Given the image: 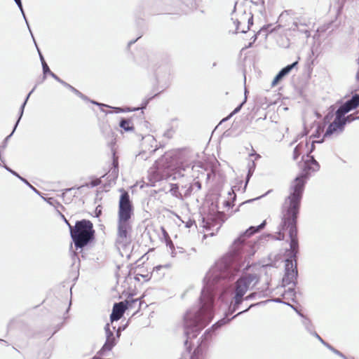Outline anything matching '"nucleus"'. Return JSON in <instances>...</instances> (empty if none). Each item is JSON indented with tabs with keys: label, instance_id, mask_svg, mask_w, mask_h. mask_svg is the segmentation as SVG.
Here are the masks:
<instances>
[{
	"label": "nucleus",
	"instance_id": "nucleus-1",
	"mask_svg": "<svg viewBox=\"0 0 359 359\" xmlns=\"http://www.w3.org/2000/svg\"><path fill=\"white\" fill-rule=\"evenodd\" d=\"M204 278H205V276ZM229 283V282L223 287H219L218 284L212 285L209 290L208 289L206 290L207 294L203 299L201 298L203 290H201L198 306L189 309L184 314L183 320L186 339L184 344L186 348V352L183 353L181 359H204L212 337L216 331L237 316L248 312L251 308L255 306V304H250L246 309L238 312L237 314L230 318V316L239 309L241 304L244 301V297H238L237 295L233 294L228 309L224 313V317L217 321L211 327L205 330L198 340L196 348L191 354L192 345L189 344V340L196 338L200 332L211 322L214 316V304L215 299L217 297H222L223 292L226 291L227 288ZM204 287L205 278H203V287L202 290H203Z\"/></svg>",
	"mask_w": 359,
	"mask_h": 359
},
{
	"label": "nucleus",
	"instance_id": "nucleus-2",
	"mask_svg": "<svg viewBox=\"0 0 359 359\" xmlns=\"http://www.w3.org/2000/svg\"><path fill=\"white\" fill-rule=\"evenodd\" d=\"M266 225V221L264 220L257 226H250L234 241L230 251L215 262L205 275L202 299L207 294L206 290L212 285L218 284L223 287L228 282L232 281L241 270H248L250 266L248 259L256 252L257 244L255 241L247 240L262 230Z\"/></svg>",
	"mask_w": 359,
	"mask_h": 359
},
{
	"label": "nucleus",
	"instance_id": "nucleus-3",
	"mask_svg": "<svg viewBox=\"0 0 359 359\" xmlns=\"http://www.w3.org/2000/svg\"><path fill=\"white\" fill-rule=\"evenodd\" d=\"M302 161L304 162L302 171L291 182L289 195L285 198L282 205L281 217L283 218L297 220L306 184L311 172L318 171L320 167L314 156L309 154H306V158L303 156L299 164Z\"/></svg>",
	"mask_w": 359,
	"mask_h": 359
},
{
	"label": "nucleus",
	"instance_id": "nucleus-4",
	"mask_svg": "<svg viewBox=\"0 0 359 359\" xmlns=\"http://www.w3.org/2000/svg\"><path fill=\"white\" fill-rule=\"evenodd\" d=\"M288 230L290 250L287 251L288 257L285 259V274L283 277V285L285 287L292 284L294 287L297 285V258L299 254V240L297 237V220H291L281 217V222L278 226L277 236L268 234V237H271L274 240L283 241L285 239V233Z\"/></svg>",
	"mask_w": 359,
	"mask_h": 359
},
{
	"label": "nucleus",
	"instance_id": "nucleus-5",
	"mask_svg": "<svg viewBox=\"0 0 359 359\" xmlns=\"http://www.w3.org/2000/svg\"><path fill=\"white\" fill-rule=\"evenodd\" d=\"M119 191L121 195L118 201L116 244L126 248L132 242L131 219L134 215V206L128 191L123 188Z\"/></svg>",
	"mask_w": 359,
	"mask_h": 359
},
{
	"label": "nucleus",
	"instance_id": "nucleus-6",
	"mask_svg": "<svg viewBox=\"0 0 359 359\" xmlns=\"http://www.w3.org/2000/svg\"><path fill=\"white\" fill-rule=\"evenodd\" d=\"M70 236L76 250H81L95 240V231L91 221L83 219L77 220L74 226H70Z\"/></svg>",
	"mask_w": 359,
	"mask_h": 359
},
{
	"label": "nucleus",
	"instance_id": "nucleus-7",
	"mask_svg": "<svg viewBox=\"0 0 359 359\" xmlns=\"http://www.w3.org/2000/svg\"><path fill=\"white\" fill-rule=\"evenodd\" d=\"M116 327H113L112 330L110 329L109 323H107L104 326V331L106 335V341L100 350L97 353V355H103L105 352L110 351L116 345L117 340L114 335Z\"/></svg>",
	"mask_w": 359,
	"mask_h": 359
},
{
	"label": "nucleus",
	"instance_id": "nucleus-8",
	"mask_svg": "<svg viewBox=\"0 0 359 359\" xmlns=\"http://www.w3.org/2000/svg\"><path fill=\"white\" fill-rule=\"evenodd\" d=\"M159 93H156L153 96H151L147 99H145L142 104H141V107H137V108H133V109H128V110H123L122 108L121 107H112V109L115 111L116 113H121V112H125V111H137L139 109H142V110H144L147 108L148 104L149 103V102L155 97H156ZM90 102L93 104H95V105H97L100 107V110L102 111H104L103 108L104 107H109V108H111V107L106 104H102V103H100L97 101H95V100H90Z\"/></svg>",
	"mask_w": 359,
	"mask_h": 359
},
{
	"label": "nucleus",
	"instance_id": "nucleus-9",
	"mask_svg": "<svg viewBox=\"0 0 359 359\" xmlns=\"http://www.w3.org/2000/svg\"><path fill=\"white\" fill-rule=\"evenodd\" d=\"M346 123L342 118L335 117L334 121L329 124L324 134V137L330 136L336 132L344 131Z\"/></svg>",
	"mask_w": 359,
	"mask_h": 359
},
{
	"label": "nucleus",
	"instance_id": "nucleus-10",
	"mask_svg": "<svg viewBox=\"0 0 359 359\" xmlns=\"http://www.w3.org/2000/svg\"><path fill=\"white\" fill-rule=\"evenodd\" d=\"M297 65L298 61H294L282 68L273 78L271 82V87L277 86L294 67L297 66Z\"/></svg>",
	"mask_w": 359,
	"mask_h": 359
},
{
	"label": "nucleus",
	"instance_id": "nucleus-11",
	"mask_svg": "<svg viewBox=\"0 0 359 359\" xmlns=\"http://www.w3.org/2000/svg\"><path fill=\"white\" fill-rule=\"evenodd\" d=\"M235 290L233 292V294L237 295V297H244L245 293L250 289V285L248 282L245 280V278H243V276H241L234 283Z\"/></svg>",
	"mask_w": 359,
	"mask_h": 359
},
{
	"label": "nucleus",
	"instance_id": "nucleus-12",
	"mask_svg": "<svg viewBox=\"0 0 359 359\" xmlns=\"http://www.w3.org/2000/svg\"><path fill=\"white\" fill-rule=\"evenodd\" d=\"M126 310L127 307L123 304V302L114 303L111 313L110 314L111 322L120 320Z\"/></svg>",
	"mask_w": 359,
	"mask_h": 359
},
{
	"label": "nucleus",
	"instance_id": "nucleus-13",
	"mask_svg": "<svg viewBox=\"0 0 359 359\" xmlns=\"http://www.w3.org/2000/svg\"><path fill=\"white\" fill-rule=\"evenodd\" d=\"M300 25L302 27H310L311 25V20L306 15H300L299 17H295L293 19L292 23L291 25Z\"/></svg>",
	"mask_w": 359,
	"mask_h": 359
},
{
	"label": "nucleus",
	"instance_id": "nucleus-14",
	"mask_svg": "<svg viewBox=\"0 0 359 359\" xmlns=\"http://www.w3.org/2000/svg\"><path fill=\"white\" fill-rule=\"evenodd\" d=\"M349 111L359 107V94L353 95L350 99L343 102Z\"/></svg>",
	"mask_w": 359,
	"mask_h": 359
},
{
	"label": "nucleus",
	"instance_id": "nucleus-15",
	"mask_svg": "<svg viewBox=\"0 0 359 359\" xmlns=\"http://www.w3.org/2000/svg\"><path fill=\"white\" fill-rule=\"evenodd\" d=\"M148 182H144L147 187H155V183L163 179V177L154 171H152L148 175Z\"/></svg>",
	"mask_w": 359,
	"mask_h": 359
},
{
	"label": "nucleus",
	"instance_id": "nucleus-16",
	"mask_svg": "<svg viewBox=\"0 0 359 359\" xmlns=\"http://www.w3.org/2000/svg\"><path fill=\"white\" fill-rule=\"evenodd\" d=\"M119 127L126 132L133 131L134 126L130 118H121L119 121Z\"/></svg>",
	"mask_w": 359,
	"mask_h": 359
},
{
	"label": "nucleus",
	"instance_id": "nucleus-17",
	"mask_svg": "<svg viewBox=\"0 0 359 359\" xmlns=\"http://www.w3.org/2000/svg\"><path fill=\"white\" fill-rule=\"evenodd\" d=\"M231 188V191L228 192V195L229 196L228 200L224 201V205L227 208H232L234 205V201L236 200V195L234 192V189Z\"/></svg>",
	"mask_w": 359,
	"mask_h": 359
},
{
	"label": "nucleus",
	"instance_id": "nucleus-18",
	"mask_svg": "<svg viewBox=\"0 0 359 359\" xmlns=\"http://www.w3.org/2000/svg\"><path fill=\"white\" fill-rule=\"evenodd\" d=\"M255 168H256V164H255V161H251L248 163V174L245 177V186H244V189H243L244 191L246 189L247 184H248V182L250 181V177L252 176V175L255 172Z\"/></svg>",
	"mask_w": 359,
	"mask_h": 359
},
{
	"label": "nucleus",
	"instance_id": "nucleus-19",
	"mask_svg": "<svg viewBox=\"0 0 359 359\" xmlns=\"http://www.w3.org/2000/svg\"><path fill=\"white\" fill-rule=\"evenodd\" d=\"M170 189L169 192L172 194V196L176 197L177 198L183 201L184 196L182 194L180 191L178 184H170Z\"/></svg>",
	"mask_w": 359,
	"mask_h": 359
},
{
	"label": "nucleus",
	"instance_id": "nucleus-20",
	"mask_svg": "<svg viewBox=\"0 0 359 359\" xmlns=\"http://www.w3.org/2000/svg\"><path fill=\"white\" fill-rule=\"evenodd\" d=\"M286 29H288L292 31H298L302 34H304L306 36V38H309L310 36V32H309V27H302L297 25L288 26Z\"/></svg>",
	"mask_w": 359,
	"mask_h": 359
},
{
	"label": "nucleus",
	"instance_id": "nucleus-21",
	"mask_svg": "<svg viewBox=\"0 0 359 359\" xmlns=\"http://www.w3.org/2000/svg\"><path fill=\"white\" fill-rule=\"evenodd\" d=\"M245 280L248 282L249 285L252 282H255V285H257L259 281V276L257 273H246L242 275Z\"/></svg>",
	"mask_w": 359,
	"mask_h": 359
},
{
	"label": "nucleus",
	"instance_id": "nucleus-22",
	"mask_svg": "<svg viewBox=\"0 0 359 359\" xmlns=\"http://www.w3.org/2000/svg\"><path fill=\"white\" fill-rule=\"evenodd\" d=\"M63 86L69 89L72 93H74L75 95H76L78 97H79L82 100L89 101V98L86 95L83 94L81 92H80L79 90H77L74 86L69 84L68 83L65 82L64 83Z\"/></svg>",
	"mask_w": 359,
	"mask_h": 359
},
{
	"label": "nucleus",
	"instance_id": "nucleus-23",
	"mask_svg": "<svg viewBox=\"0 0 359 359\" xmlns=\"http://www.w3.org/2000/svg\"><path fill=\"white\" fill-rule=\"evenodd\" d=\"M271 25H266L263 26L256 34H255L252 38L251 40L252 43H255L256 40L257 39L258 35L261 34L262 32H264L265 37L267 36L269 32H272V30L269 31V29L271 27Z\"/></svg>",
	"mask_w": 359,
	"mask_h": 359
},
{
	"label": "nucleus",
	"instance_id": "nucleus-24",
	"mask_svg": "<svg viewBox=\"0 0 359 359\" xmlns=\"http://www.w3.org/2000/svg\"><path fill=\"white\" fill-rule=\"evenodd\" d=\"M247 102V97L245 96V97H244L243 100L242 102H241L229 114V116H227L226 118H223L222 119V122L224 121H227L228 119H229L231 117H232L233 115L236 114L237 113H238L242 107H243V105L246 103Z\"/></svg>",
	"mask_w": 359,
	"mask_h": 359
},
{
	"label": "nucleus",
	"instance_id": "nucleus-25",
	"mask_svg": "<svg viewBox=\"0 0 359 359\" xmlns=\"http://www.w3.org/2000/svg\"><path fill=\"white\" fill-rule=\"evenodd\" d=\"M349 112L348 109L346 107V106L342 103L339 106L337 111H335V117L338 118H344L346 114Z\"/></svg>",
	"mask_w": 359,
	"mask_h": 359
},
{
	"label": "nucleus",
	"instance_id": "nucleus-26",
	"mask_svg": "<svg viewBox=\"0 0 359 359\" xmlns=\"http://www.w3.org/2000/svg\"><path fill=\"white\" fill-rule=\"evenodd\" d=\"M295 287H289L287 290L285 291V292L283 294V297L284 298L289 299L290 298L293 302H296L295 297H296V292L294 290Z\"/></svg>",
	"mask_w": 359,
	"mask_h": 359
},
{
	"label": "nucleus",
	"instance_id": "nucleus-27",
	"mask_svg": "<svg viewBox=\"0 0 359 359\" xmlns=\"http://www.w3.org/2000/svg\"><path fill=\"white\" fill-rule=\"evenodd\" d=\"M293 14V11L292 10H285L281 13V14L279 15L278 22L280 23L279 26H281L283 27H286V25H283V22L284 20H286L287 17H288L290 15Z\"/></svg>",
	"mask_w": 359,
	"mask_h": 359
},
{
	"label": "nucleus",
	"instance_id": "nucleus-28",
	"mask_svg": "<svg viewBox=\"0 0 359 359\" xmlns=\"http://www.w3.org/2000/svg\"><path fill=\"white\" fill-rule=\"evenodd\" d=\"M304 145L302 143L298 144L294 149L292 158L297 161L299 156L302 154Z\"/></svg>",
	"mask_w": 359,
	"mask_h": 359
},
{
	"label": "nucleus",
	"instance_id": "nucleus-29",
	"mask_svg": "<svg viewBox=\"0 0 359 359\" xmlns=\"http://www.w3.org/2000/svg\"><path fill=\"white\" fill-rule=\"evenodd\" d=\"M302 324L304 325L305 329L309 332L311 334V332H313V326L312 325V323L309 318H308L306 316L304 318H302Z\"/></svg>",
	"mask_w": 359,
	"mask_h": 359
},
{
	"label": "nucleus",
	"instance_id": "nucleus-30",
	"mask_svg": "<svg viewBox=\"0 0 359 359\" xmlns=\"http://www.w3.org/2000/svg\"><path fill=\"white\" fill-rule=\"evenodd\" d=\"M101 183V180L99 178H93L89 183H86L84 185L77 187V189H80L83 187H91L93 188L95 187L98 186Z\"/></svg>",
	"mask_w": 359,
	"mask_h": 359
},
{
	"label": "nucleus",
	"instance_id": "nucleus-31",
	"mask_svg": "<svg viewBox=\"0 0 359 359\" xmlns=\"http://www.w3.org/2000/svg\"><path fill=\"white\" fill-rule=\"evenodd\" d=\"M325 347H327L330 351L333 352L334 354L339 355V357L342 358L343 359H348V358L341 351L336 349L334 347H333L331 344L327 343L325 344Z\"/></svg>",
	"mask_w": 359,
	"mask_h": 359
},
{
	"label": "nucleus",
	"instance_id": "nucleus-32",
	"mask_svg": "<svg viewBox=\"0 0 359 359\" xmlns=\"http://www.w3.org/2000/svg\"><path fill=\"white\" fill-rule=\"evenodd\" d=\"M138 301V299L130 298L123 301L122 302H123V304L127 307V310H128L133 309L134 307V304H137Z\"/></svg>",
	"mask_w": 359,
	"mask_h": 359
},
{
	"label": "nucleus",
	"instance_id": "nucleus-33",
	"mask_svg": "<svg viewBox=\"0 0 359 359\" xmlns=\"http://www.w3.org/2000/svg\"><path fill=\"white\" fill-rule=\"evenodd\" d=\"M26 103H24L22 102V104H21L20 107V110H19V114H18V118L14 125V130H16L22 116H23V113H24V110H25V107L26 106Z\"/></svg>",
	"mask_w": 359,
	"mask_h": 359
},
{
	"label": "nucleus",
	"instance_id": "nucleus-34",
	"mask_svg": "<svg viewBox=\"0 0 359 359\" xmlns=\"http://www.w3.org/2000/svg\"><path fill=\"white\" fill-rule=\"evenodd\" d=\"M26 103H24L22 102V104H21L20 107V110H19V114H18V118L14 125V130H16L22 116H23V113H24V110H25V107L26 106Z\"/></svg>",
	"mask_w": 359,
	"mask_h": 359
},
{
	"label": "nucleus",
	"instance_id": "nucleus-35",
	"mask_svg": "<svg viewBox=\"0 0 359 359\" xmlns=\"http://www.w3.org/2000/svg\"><path fill=\"white\" fill-rule=\"evenodd\" d=\"M202 223H203V226L204 228L205 229H210L212 226L213 225V218L212 217H203L202 218Z\"/></svg>",
	"mask_w": 359,
	"mask_h": 359
},
{
	"label": "nucleus",
	"instance_id": "nucleus-36",
	"mask_svg": "<svg viewBox=\"0 0 359 359\" xmlns=\"http://www.w3.org/2000/svg\"><path fill=\"white\" fill-rule=\"evenodd\" d=\"M182 189H185V191L182 195L184 198H187L191 195L194 191V185L190 184L188 187H187V185L182 186Z\"/></svg>",
	"mask_w": 359,
	"mask_h": 359
},
{
	"label": "nucleus",
	"instance_id": "nucleus-37",
	"mask_svg": "<svg viewBox=\"0 0 359 359\" xmlns=\"http://www.w3.org/2000/svg\"><path fill=\"white\" fill-rule=\"evenodd\" d=\"M186 168L184 165H181L177 167V170L174 173L173 180H176L177 177L184 176L183 172L185 171Z\"/></svg>",
	"mask_w": 359,
	"mask_h": 359
},
{
	"label": "nucleus",
	"instance_id": "nucleus-38",
	"mask_svg": "<svg viewBox=\"0 0 359 359\" xmlns=\"http://www.w3.org/2000/svg\"><path fill=\"white\" fill-rule=\"evenodd\" d=\"M113 165L111 170V175H113L114 178H117L118 175V162L114 158L113 160Z\"/></svg>",
	"mask_w": 359,
	"mask_h": 359
},
{
	"label": "nucleus",
	"instance_id": "nucleus-39",
	"mask_svg": "<svg viewBox=\"0 0 359 359\" xmlns=\"http://www.w3.org/2000/svg\"><path fill=\"white\" fill-rule=\"evenodd\" d=\"M20 180L25 183L28 187H29L34 193L38 195H41V192L33 187L25 177H20Z\"/></svg>",
	"mask_w": 359,
	"mask_h": 359
},
{
	"label": "nucleus",
	"instance_id": "nucleus-40",
	"mask_svg": "<svg viewBox=\"0 0 359 359\" xmlns=\"http://www.w3.org/2000/svg\"><path fill=\"white\" fill-rule=\"evenodd\" d=\"M343 119L346 124V123H351L352 121H353L355 120H359V116H355L354 114H351L347 115L346 116H344L343 118Z\"/></svg>",
	"mask_w": 359,
	"mask_h": 359
},
{
	"label": "nucleus",
	"instance_id": "nucleus-41",
	"mask_svg": "<svg viewBox=\"0 0 359 359\" xmlns=\"http://www.w3.org/2000/svg\"><path fill=\"white\" fill-rule=\"evenodd\" d=\"M270 191H269L267 193H266L265 194H264V195H262V196H260L256 197V198H255L249 199V200H247V201H244V202L241 203L239 205L238 208L235 210V212H238V211H239V208H240V207H241V206H243V205L247 204V203H252V202H253V201H256V200H258V199H259V198H262L263 196H264L265 195H266V194H267L268 193H269Z\"/></svg>",
	"mask_w": 359,
	"mask_h": 359
},
{
	"label": "nucleus",
	"instance_id": "nucleus-42",
	"mask_svg": "<svg viewBox=\"0 0 359 359\" xmlns=\"http://www.w3.org/2000/svg\"><path fill=\"white\" fill-rule=\"evenodd\" d=\"M15 131V130H14V128H13L11 133L6 137V138L4 140L1 145H0V150H3L7 147L8 142L9 139L12 137V135H13Z\"/></svg>",
	"mask_w": 359,
	"mask_h": 359
},
{
	"label": "nucleus",
	"instance_id": "nucleus-43",
	"mask_svg": "<svg viewBox=\"0 0 359 359\" xmlns=\"http://www.w3.org/2000/svg\"><path fill=\"white\" fill-rule=\"evenodd\" d=\"M250 17L248 19V27L247 29H243L241 31V33H246L250 28V27L253 25V15L250 13Z\"/></svg>",
	"mask_w": 359,
	"mask_h": 359
},
{
	"label": "nucleus",
	"instance_id": "nucleus-44",
	"mask_svg": "<svg viewBox=\"0 0 359 359\" xmlns=\"http://www.w3.org/2000/svg\"><path fill=\"white\" fill-rule=\"evenodd\" d=\"M324 138L325 137H323V138H322L320 140H313L311 142V148L308 151L307 154H309L310 155H311V153L315 150V144L316 143H318V144L322 143L323 142Z\"/></svg>",
	"mask_w": 359,
	"mask_h": 359
},
{
	"label": "nucleus",
	"instance_id": "nucleus-45",
	"mask_svg": "<svg viewBox=\"0 0 359 359\" xmlns=\"http://www.w3.org/2000/svg\"><path fill=\"white\" fill-rule=\"evenodd\" d=\"M8 172H9L11 174H12L13 176L18 177L20 180V177H22L20 176L16 171L11 169L10 167H8L7 165L4 164L3 166Z\"/></svg>",
	"mask_w": 359,
	"mask_h": 359
},
{
	"label": "nucleus",
	"instance_id": "nucleus-46",
	"mask_svg": "<svg viewBox=\"0 0 359 359\" xmlns=\"http://www.w3.org/2000/svg\"><path fill=\"white\" fill-rule=\"evenodd\" d=\"M143 139L145 140L147 142H149L151 144V147H153L154 143H156V140L152 135L145 136Z\"/></svg>",
	"mask_w": 359,
	"mask_h": 359
},
{
	"label": "nucleus",
	"instance_id": "nucleus-47",
	"mask_svg": "<svg viewBox=\"0 0 359 359\" xmlns=\"http://www.w3.org/2000/svg\"><path fill=\"white\" fill-rule=\"evenodd\" d=\"M311 335H313V337H315L316 339H318V341L322 343L325 346V344H327V342H326L325 341H324L322 337L316 332L314 331L313 332H311Z\"/></svg>",
	"mask_w": 359,
	"mask_h": 359
},
{
	"label": "nucleus",
	"instance_id": "nucleus-48",
	"mask_svg": "<svg viewBox=\"0 0 359 359\" xmlns=\"http://www.w3.org/2000/svg\"><path fill=\"white\" fill-rule=\"evenodd\" d=\"M287 306L292 308L300 317L304 318L305 315H304L300 311H299L296 306L290 304L289 302L288 304H287Z\"/></svg>",
	"mask_w": 359,
	"mask_h": 359
},
{
	"label": "nucleus",
	"instance_id": "nucleus-49",
	"mask_svg": "<svg viewBox=\"0 0 359 359\" xmlns=\"http://www.w3.org/2000/svg\"><path fill=\"white\" fill-rule=\"evenodd\" d=\"M20 12H21L22 15V17H23V18H24V20H25V22H26V25H27V27H28V29H29V32H30V34H31V35H32V37L33 38V37H34V36H33V34H32V32L31 28H30V27H29V22H28V20H27V17H26V15H25V13L24 9L22 8V11H20Z\"/></svg>",
	"mask_w": 359,
	"mask_h": 359
},
{
	"label": "nucleus",
	"instance_id": "nucleus-50",
	"mask_svg": "<svg viewBox=\"0 0 359 359\" xmlns=\"http://www.w3.org/2000/svg\"><path fill=\"white\" fill-rule=\"evenodd\" d=\"M53 79H54L55 81H57V82H59L60 83H61L62 86L64 85V83L66 82L65 81H63L62 79H61L57 75H56L55 73L52 72L50 75Z\"/></svg>",
	"mask_w": 359,
	"mask_h": 359
},
{
	"label": "nucleus",
	"instance_id": "nucleus-51",
	"mask_svg": "<svg viewBox=\"0 0 359 359\" xmlns=\"http://www.w3.org/2000/svg\"><path fill=\"white\" fill-rule=\"evenodd\" d=\"M166 245L171 249L172 256L173 257L174 252H175V247H174V244H173L172 241L170 238L166 241Z\"/></svg>",
	"mask_w": 359,
	"mask_h": 359
},
{
	"label": "nucleus",
	"instance_id": "nucleus-52",
	"mask_svg": "<svg viewBox=\"0 0 359 359\" xmlns=\"http://www.w3.org/2000/svg\"><path fill=\"white\" fill-rule=\"evenodd\" d=\"M43 81L46 79L47 75H50V74L53 72L49 67H47V69H43Z\"/></svg>",
	"mask_w": 359,
	"mask_h": 359
},
{
	"label": "nucleus",
	"instance_id": "nucleus-53",
	"mask_svg": "<svg viewBox=\"0 0 359 359\" xmlns=\"http://www.w3.org/2000/svg\"><path fill=\"white\" fill-rule=\"evenodd\" d=\"M32 39H33V40H34V43H35V46H36V48H37V51H38V53H39V58H40V61H41V62H45V59H44V57H43V55H42V53H41V52L40 49L38 48V46H37L36 42V41H35V39H34V37H33Z\"/></svg>",
	"mask_w": 359,
	"mask_h": 359
},
{
	"label": "nucleus",
	"instance_id": "nucleus-54",
	"mask_svg": "<svg viewBox=\"0 0 359 359\" xmlns=\"http://www.w3.org/2000/svg\"><path fill=\"white\" fill-rule=\"evenodd\" d=\"M191 185H194V189L196 187L197 191H199L201 189L202 185L201 182L199 181H195L193 184H191Z\"/></svg>",
	"mask_w": 359,
	"mask_h": 359
},
{
	"label": "nucleus",
	"instance_id": "nucleus-55",
	"mask_svg": "<svg viewBox=\"0 0 359 359\" xmlns=\"http://www.w3.org/2000/svg\"><path fill=\"white\" fill-rule=\"evenodd\" d=\"M36 86H35L32 88V90H31V91L27 94V95L26 96V97H25V100H24V102H23L24 103H26V104L27 103L28 100H29V98L30 95L33 93V92L34 91V90L36 89Z\"/></svg>",
	"mask_w": 359,
	"mask_h": 359
},
{
	"label": "nucleus",
	"instance_id": "nucleus-56",
	"mask_svg": "<svg viewBox=\"0 0 359 359\" xmlns=\"http://www.w3.org/2000/svg\"><path fill=\"white\" fill-rule=\"evenodd\" d=\"M255 297H256V293L252 292V293L249 294L245 297H244V300H250V299H254Z\"/></svg>",
	"mask_w": 359,
	"mask_h": 359
},
{
	"label": "nucleus",
	"instance_id": "nucleus-57",
	"mask_svg": "<svg viewBox=\"0 0 359 359\" xmlns=\"http://www.w3.org/2000/svg\"><path fill=\"white\" fill-rule=\"evenodd\" d=\"M20 11H22V0H13Z\"/></svg>",
	"mask_w": 359,
	"mask_h": 359
},
{
	"label": "nucleus",
	"instance_id": "nucleus-58",
	"mask_svg": "<svg viewBox=\"0 0 359 359\" xmlns=\"http://www.w3.org/2000/svg\"><path fill=\"white\" fill-rule=\"evenodd\" d=\"M272 302H276V303H280V304H284L285 305H287V304H288V302H283V300H281L280 298H274L271 300Z\"/></svg>",
	"mask_w": 359,
	"mask_h": 359
},
{
	"label": "nucleus",
	"instance_id": "nucleus-59",
	"mask_svg": "<svg viewBox=\"0 0 359 359\" xmlns=\"http://www.w3.org/2000/svg\"><path fill=\"white\" fill-rule=\"evenodd\" d=\"M139 38H140V37H138V38H137V39H134V40H131V41H130L128 43V45H127V49H128V50H129V49H130V46H131L132 45H133V44H134V43H135L138 40V39H139Z\"/></svg>",
	"mask_w": 359,
	"mask_h": 359
},
{
	"label": "nucleus",
	"instance_id": "nucleus-60",
	"mask_svg": "<svg viewBox=\"0 0 359 359\" xmlns=\"http://www.w3.org/2000/svg\"><path fill=\"white\" fill-rule=\"evenodd\" d=\"M60 215H61L62 219L64 220V222H65V224L68 226L69 229L70 230V226H73L69 222V221L65 218V217L62 214H60Z\"/></svg>",
	"mask_w": 359,
	"mask_h": 359
},
{
	"label": "nucleus",
	"instance_id": "nucleus-61",
	"mask_svg": "<svg viewBox=\"0 0 359 359\" xmlns=\"http://www.w3.org/2000/svg\"><path fill=\"white\" fill-rule=\"evenodd\" d=\"M234 24L236 25V32L237 33V32H238L239 25L241 24V22L238 20H236L234 21Z\"/></svg>",
	"mask_w": 359,
	"mask_h": 359
},
{
	"label": "nucleus",
	"instance_id": "nucleus-62",
	"mask_svg": "<svg viewBox=\"0 0 359 359\" xmlns=\"http://www.w3.org/2000/svg\"><path fill=\"white\" fill-rule=\"evenodd\" d=\"M95 212H96V217H99L101 215L102 210H101L100 206H97L96 208Z\"/></svg>",
	"mask_w": 359,
	"mask_h": 359
},
{
	"label": "nucleus",
	"instance_id": "nucleus-63",
	"mask_svg": "<svg viewBox=\"0 0 359 359\" xmlns=\"http://www.w3.org/2000/svg\"><path fill=\"white\" fill-rule=\"evenodd\" d=\"M41 66H42V70L47 69V67H49L46 62H41Z\"/></svg>",
	"mask_w": 359,
	"mask_h": 359
},
{
	"label": "nucleus",
	"instance_id": "nucleus-64",
	"mask_svg": "<svg viewBox=\"0 0 359 359\" xmlns=\"http://www.w3.org/2000/svg\"><path fill=\"white\" fill-rule=\"evenodd\" d=\"M41 66H42V70L47 69V67H49L46 62H41Z\"/></svg>",
	"mask_w": 359,
	"mask_h": 359
}]
</instances>
